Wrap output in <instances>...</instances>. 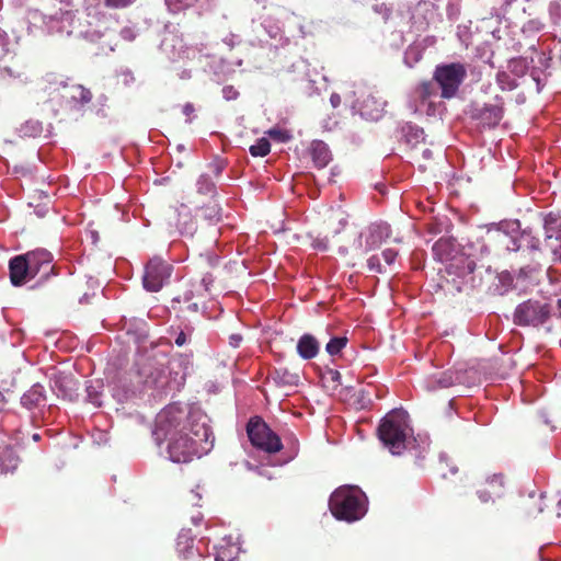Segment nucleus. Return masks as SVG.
<instances>
[{
	"instance_id": "nucleus-1",
	"label": "nucleus",
	"mask_w": 561,
	"mask_h": 561,
	"mask_svg": "<svg viewBox=\"0 0 561 561\" xmlns=\"http://www.w3.org/2000/svg\"><path fill=\"white\" fill-rule=\"evenodd\" d=\"M153 435L158 443L168 442L167 450L173 462H190L213 447L210 427L175 404L168 405L157 415Z\"/></svg>"
},
{
	"instance_id": "nucleus-2",
	"label": "nucleus",
	"mask_w": 561,
	"mask_h": 561,
	"mask_svg": "<svg viewBox=\"0 0 561 561\" xmlns=\"http://www.w3.org/2000/svg\"><path fill=\"white\" fill-rule=\"evenodd\" d=\"M329 508L339 520L356 522L367 511L365 494L357 486L342 485L331 494Z\"/></svg>"
},
{
	"instance_id": "nucleus-3",
	"label": "nucleus",
	"mask_w": 561,
	"mask_h": 561,
	"mask_svg": "<svg viewBox=\"0 0 561 561\" xmlns=\"http://www.w3.org/2000/svg\"><path fill=\"white\" fill-rule=\"evenodd\" d=\"M410 435L408 414L402 410L389 412L378 426V436L392 455H401L405 450Z\"/></svg>"
},
{
	"instance_id": "nucleus-4",
	"label": "nucleus",
	"mask_w": 561,
	"mask_h": 561,
	"mask_svg": "<svg viewBox=\"0 0 561 561\" xmlns=\"http://www.w3.org/2000/svg\"><path fill=\"white\" fill-rule=\"evenodd\" d=\"M467 78V68L461 62L437 65L433 72V81L440 90L444 100L454 99Z\"/></svg>"
},
{
	"instance_id": "nucleus-5",
	"label": "nucleus",
	"mask_w": 561,
	"mask_h": 561,
	"mask_svg": "<svg viewBox=\"0 0 561 561\" xmlns=\"http://www.w3.org/2000/svg\"><path fill=\"white\" fill-rule=\"evenodd\" d=\"M247 434L251 444L265 453L275 454L283 447L279 436L260 416L249 420Z\"/></svg>"
},
{
	"instance_id": "nucleus-6",
	"label": "nucleus",
	"mask_w": 561,
	"mask_h": 561,
	"mask_svg": "<svg viewBox=\"0 0 561 561\" xmlns=\"http://www.w3.org/2000/svg\"><path fill=\"white\" fill-rule=\"evenodd\" d=\"M551 313V307L538 300H527L519 304L514 312V323L519 327H538L545 323Z\"/></svg>"
},
{
	"instance_id": "nucleus-7",
	"label": "nucleus",
	"mask_w": 561,
	"mask_h": 561,
	"mask_svg": "<svg viewBox=\"0 0 561 561\" xmlns=\"http://www.w3.org/2000/svg\"><path fill=\"white\" fill-rule=\"evenodd\" d=\"M173 266L161 257L154 256L145 266L142 284L146 290L159 291L171 277Z\"/></svg>"
},
{
	"instance_id": "nucleus-8",
	"label": "nucleus",
	"mask_w": 561,
	"mask_h": 561,
	"mask_svg": "<svg viewBox=\"0 0 561 561\" xmlns=\"http://www.w3.org/2000/svg\"><path fill=\"white\" fill-rule=\"evenodd\" d=\"M488 239L491 243L497 245L500 249L507 252H516L523 245L535 251L539 249V239L531 236L530 232L523 231L519 239H515L505 231L494 230L488 233Z\"/></svg>"
},
{
	"instance_id": "nucleus-9",
	"label": "nucleus",
	"mask_w": 561,
	"mask_h": 561,
	"mask_svg": "<svg viewBox=\"0 0 561 561\" xmlns=\"http://www.w3.org/2000/svg\"><path fill=\"white\" fill-rule=\"evenodd\" d=\"M508 490V480L503 473H493L480 481L476 494L481 503H494L505 496Z\"/></svg>"
},
{
	"instance_id": "nucleus-10",
	"label": "nucleus",
	"mask_w": 561,
	"mask_h": 561,
	"mask_svg": "<svg viewBox=\"0 0 561 561\" xmlns=\"http://www.w3.org/2000/svg\"><path fill=\"white\" fill-rule=\"evenodd\" d=\"M31 272L34 277L41 274V279H46L49 272L54 270L51 265L53 256L50 252L45 249H36L24 254Z\"/></svg>"
},
{
	"instance_id": "nucleus-11",
	"label": "nucleus",
	"mask_w": 561,
	"mask_h": 561,
	"mask_svg": "<svg viewBox=\"0 0 561 561\" xmlns=\"http://www.w3.org/2000/svg\"><path fill=\"white\" fill-rule=\"evenodd\" d=\"M390 233L391 229L387 222H373L359 233V238L365 240V251H371L389 238Z\"/></svg>"
},
{
	"instance_id": "nucleus-12",
	"label": "nucleus",
	"mask_w": 561,
	"mask_h": 561,
	"mask_svg": "<svg viewBox=\"0 0 561 561\" xmlns=\"http://www.w3.org/2000/svg\"><path fill=\"white\" fill-rule=\"evenodd\" d=\"M10 279L14 286H21L34 278L24 254L12 257L9 262Z\"/></svg>"
},
{
	"instance_id": "nucleus-13",
	"label": "nucleus",
	"mask_w": 561,
	"mask_h": 561,
	"mask_svg": "<svg viewBox=\"0 0 561 561\" xmlns=\"http://www.w3.org/2000/svg\"><path fill=\"white\" fill-rule=\"evenodd\" d=\"M176 550L182 561H203L202 553L194 548V539L190 531H181L179 534Z\"/></svg>"
},
{
	"instance_id": "nucleus-14",
	"label": "nucleus",
	"mask_w": 561,
	"mask_h": 561,
	"mask_svg": "<svg viewBox=\"0 0 561 561\" xmlns=\"http://www.w3.org/2000/svg\"><path fill=\"white\" fill-rule=\"evenodd\" d=\"M458 380V375L451 370H445L440 373H436L427 377L424 382L423 387L427 391H434L438 389L449 388L456 383Z\"/></svg>"
},
{
	"instance_id": "nucleus-15",
	"label": "nucleus",
	"mask_w": 561,
	"mask_h": 561,
	"mask_svg": "<svg viewBox=\"0 0 561 561\" xmlns=\"http://www.w3.org/2000/svg\"><path fill=\"white\" fill-rule=\"evenodd\" d=\"M309 154L316 168L323 169L332 160L328 145L322 140H313L309 147Z\"/></svg>"
},
{
	"instance_id": "nucleus-16",
	"label": "nucleus",
	"mask_w": 561,
	"mask_h": 561,
	"mask_svg": "<svg viewBox=\"0 0 561 561\" xmlns=\"http://www.w3.org/2000/svg\"><path fill=\"white\" fill-rule=\"evenodd\" d=\"M178 217L175 225L182 234L194 236L196 232V218L194 219L191 215V210L187 206L181 205L178 209Z\"/></svg>"
},
{
	"instance_id": "nucleus-17",
	"label": "nucleus",
	"mask_w": 561,
	"mask_h": 561,
	"mask_svg": "<svg viewBox=\"0 0 561 561\" xmlns=\"http://www.w3.org/2000/svg\"><path fill=\"white\" fill-rule=\"evenodd\" d=\"M320 351L319 341L309 333H305L300 336L297 343V353L304 359L314 358Z\"/></svg>"
},
{
	"instance_id": "nucleus-18",
	"label": "nucleus",
	"mask_w": 561,
	"mask_h": 561,
	"mask_svg": "<svg viewBox=\"0 0 561 561\" xmlns=\"http://www.w3.org/2000/svg\"><path fill=\"white\" fill-rule=\"evenodd\" d=\"M503 117V107L495 104H486L479 111V118L481 123L493 128L499 125Z\"/></svg>"
},
{
	"instance_id": "nucleus-19",
	"label": "nucleus",
	"mask_w": 561,
	"mask_h": 561,
	"mask_svg": "<svg viewBox=\"0 0 561 561\" xmlns=\"http://www.w3.org/2000/svg\"><path fill=\"white\" fill-rule=\"evenodd\" d=\"M545 499L543 493L536 494L531 492L527 497L522 500L520 508L527 516H536L543 512L545 507L542 505Z\"/></svg>"
},
{
	"instance_id": "nucleus-20",
	"label": "nucleus",
	"mask_w": 561,
	"mask_h": 561,
	"mask_svg": "<svg viewBox=\"0 0 561 561\" xmlns=\"http://www.w3.org/2000/svg\"><path fill=\"white\" fill-rule=\"evenodd\" d=\"M218 262V256L213 253L201 254L199 256L198 266L202 271H205V274L202 278V284L205 287V290H208L209 286L214 282L213 275L208 270L216 267Z\"/></svg>"
},
{
	"instance_id": "nucleus-21",
	"label": "nucleus",
	"mask_w": 561,
	"mask_h": 561,
	"mask_svg": "<svg viewBox=\"0 0 561 561\" xmlns=\"http://www.w3.org/2000/svg\"><path fill=\"white\" fill-rule=\"evenodd\" d=\"M437 89L438 87L433 79L423 80L413 89L412 96L415 102L423 104L437 94Z\"/></svg>"
},
{
	"instance_id": "nucleus-22",
	"label": "nucleus",
	"mask_w": 561,
	"mask_h": 561,
	"mask_svg": "<svg viewBox=\"0 0 561 561\" xmlns=\"http://www.w3.org/2000/svg\"><path fill=\"white\" fill-rule=\"evenodd\" d=\"M44 401V387L39 383L33 385L21 398L22 405L27 409L39 407Z\"/></svg>"
},
{
	"instance_id": "nucleus-23",
	"label": "nucleus",
	"mask_w": 561,
	"mask_h": 561,
	"mask_svg": "<svg viewBox=\"0 0 561 561\" xmlns=\"http://www.w3.org/2000/svg\"><path fill=\"white\" fill-rule=\"evenodd\" d=\"M346 225L347 216L343 210L337 209L331 213L328 221V229L333 237L339 234L345 228Z\"/></svg>"
},
{
	"instance_id": "nucleus-24",
	"label": "nucleus",
	"mask_w": 561,
	"mask_h": 561,
	"mask_svg": "<svg viewBox=\"0 0 561 561\" xmlns=\"http://www.w3.org/2000/svg\"><path fill=\"white\" fill-rule=\"evenodd\" d=\"M273 380L280 386H296L299 381V376L290 373L287 368H276L272 374Z\"/></svg>"
},
{
	"instance_id": "nucleus-25",
	"label": "nucleus",
	"mask_w": 561,
	"mask_h": 561,
	"mask_svg": "<svg viewBox=\"0 0 561 561\" xmlns=\"http://www.w3.org/2000/svg\"><path fill=\"white\" fill-rule=\"evenodd\" d=\"M402 131L407 144L412 147L424 141V130L416 125L408 124L402 128Z\"/></svg>"
},
{
	"instance_id": "nucleus-26",
	"label": "nucleus",
	"mask_w": 561,
	"mask_h": 561,
	"mask_svg": "<svg viewBox=\"0 0 561 561\" xmlns=\"http://www.w3.org/2000/svg\"><path fill=\"white\" fill-rule=\"evenodd\" d=\"M545 229L547 239H560L561 236L559 232L561 231V218L553 214H549L545 218Z\"/></svg>"
},
{
	"instance_id": "nucleus-27",
	"label": "nucleus",
	"mask_w": 561,
	"mask_h": 561,
	"mask_svg": "<svg viewBox=\"0 0 561 561\" xmlns=\"http://www.w3.org/2000/svg\"><path fill=\"white\" fill-rule=\"evenodd\" d=\"M348 340L346 336H334L325 345V351L331 355L335 356L346 346Z\"/></svg>"
},
{
	"instance_id": "nucleus-28",
	"label": "nucleus",
	"mask_w": 561,
	"mask_h": 561,
	"mask_svg": "<svg viewBox=\"0 0 561 561\" xmlns=\"http://www.w3.org/2000/svg\"><path fill=\"white\" fill-rule=\"evenodd\" d=\"M253 157H265L271 151V144L266 138H261L249 149Z\"/></svg>"
},
{
	"instance_id": "nucleus-29",
	"label": "nucleus",
	"mask_w": 561,
	"mask_h": 561,
	"mask_svg": "<svg viewBox=\"0 0 561 561\" xmlns=\"http://www.w3.org/2000/svg\"><path fill=\"white\" fill-rule=\"evenodd\" d=\"M238 548L234 546H222L217 550L216 561H233L237 558Z\"/></svg>"
},
{
	"instance_id": "nucleus-30",
	"label": "nucleus",
	"mask_w": 561,
	"mask_h": 561,
	"mask_svg": "<svg viewBox=\"0 0 561 561\" xmlns=\"http://www.w3.org/2000/svg\"><path fill=\"white\" fill-rule=\"evenodd\" d=\"M196 0H165L168 9L172 13L182 12L195 4Z\"/></svg>"
},
{
	"instance_id": "nucleus-31",
	"label": "nucleus",
	"mask_w": 561,
	"mask_h": 561,
	"mask_svg": "<svg viewBox=\"0 0 561 561\" xmlns=\"http://www.w3.org/2000/svg\"><path fill=\"white\" fill-rule=\"evenodd\" d=\"M196 219H206L209 221H218L219 220V210L216 206L203 207L196 214Z\"/></svg>"
},
{
	"instance_id": "nucleus-32",
	"label": "nucleus",
	"mask_w": 561,
	"mask_h": 561,
	"mask_svg": "<svg viewBox=\"0 0 561 561\" xmlns=\"http://www.w3.org/2000/svg\"><path fill=\"white\" fill-rule=\"evenodd\" d=\"M496 82L502 90H513L517 87L516 81L505 71L497 72Z\"/></svg>"
},
{
	"instance_id": "nucleus-33",
	"label": "nucleus",
	"mask_w": 561,
	"mask_h": 561,
	"mask_svg": "<svg viewBox=\"0 0 561 561\" xmlns=\"http://www.w3.org/2000/svg\"><path fill=\"white\" fill-rule=\"evenodd\" d=\"M72 98L80 104L84 105L92 101L93 95L89 89H87L82 85H77L75 88V93H73Z\"/></svg>"
},
{
	"instance_id": "nucleus-34",
	"label": "nucleus",
	"mask_w": 561,
	"mask_h": 561,
	"mask_svg": "<svg viewBox=\"0 0 561 561\" xmlns=\"http://www.w3.org/2000/svg\"><path fill=\"white\" fill-rule=\"evenodd\" d=\"M369 103H376L375 99L373 96H368L362 106V114L367 116L370 119H378L381 116L382 108L377 107L375 110L369 111Z\"/></svg>"
},
{
	"instance_id": "nucleus-35",
	"label": "nucleus",
	"mask_w": 561,
	"mask_h": 561,
	"mask_svg": "<svg viewBox=\"0 0 561 561\" xmlns=\"http://www.w3.org/2000/svg\"><path fill=\"white\" fill-rule=\"evenodd\" d=\"M194 329L190 325H186L184 330H180L176 333L174 343L176 346L182 347L184 346L190 340L193 334Z\"/></svg>"
},
{
	"instance_id": "nucleus-36",
	"label": "nucleus",
	"mask_w": 561,
	"mask_h": 561,
	"mask_svg": "<svg viewBox=\"0 0 561 561\" xmlns=\"http://www.w3.org/2000/svg\"><path fill=\"white\" fill-rule=\"evenodd\" d=\"M267 135L272 139L280 141V142H286V141H288L290 139V135L288 134V131L279 129V128H272V129H270L267 131Z\"/></svg>"
},
{
	"instance_id": "nucleus-37",
	"label": "nucleus",
	"mask_w": 561,
	"mask_h": 561,
	"mask_svg": "<svg viewBox=\"0 0 561 561\" xmlns=\"http://www.w3.org/2000/svg\"><path fill=\"white\" fill-rule=\"evenodd\" d=\"M367 266H368L370 272H375V273H382L383 272V268H382V265H381V262H380V257L378 255H371L367 260Z\"/></svg>"
},
{
	"instance_id": "nucleus-38",
	"label": "nucleus",
	"mask_w": 561,
	"mask_h": 561,
	"mask_svg": "<svg viewBox=\"0 0 561 561\" xmlns=\"http://www.w3.org/2000/svg\"><path fill=\"white\" fill-rule=\"evenodd\" d=\"M136 0H104V4L113 9H123L131 5Z\"/></svg>"
},
{
	"instance_id": "nucleus-39",
	"label": "nucleus",
	"mask_w": 561,
	"mask_h": 561,
	"mask_svg": "<svg viewBox=\"0 0 561 561\" xmlns=\"http://www.w3.org/2000/svg\"><path fill=\"white\" fill-rule=\"evenodd\" d=\"M199 192H210L214 184L209 181L208 176L202 175L197 182Z\"/></svg>"
},
{
	"instance_id": "nucleus-40",
	"label": "nucleus",
	"mask_w": 561,
	"mask_h": 561,
	"mask_svg": "<svg viewBox=\"0 0 561 561\" xmlns=\"http://www.w3.org/2000/svg\"><path fill=\"white\" fill-rule=\"evenodd\" d=\"M381 255H382L383 261L387 264L391 265L396 261V259L398 256V252L393 249H386L382 251Z\"/></svg>"
},
{
	"instance_id": "nucleus-41",
	"label": "nucleus",
	"mask_w": 561,
	"mask_h": 561,
	"mask_svg": "<svg viewBox=\"0 0 561 561\" xmlns=\"http://www.w3.org/2000/svg\"><path fill=\"white\" fill-rule=\"evenodd\" d=\"M312 245L317 250L325 251L328 249V237L325 238V240H322V239L313 240Z\"/></svg>"
},
{
	"instance_id": "nucleus-42",
	"label": "nucleus",
	"mask_w": 561,
	"mask_h": 561,
	"mask_svg": "<svg viewBox=\"0 0 561 561\" xmlns=\"http://www.w3.org/2000/svg\"><path fill=\"white\" fill-rule=\"evenodd\" d=\"M330 102H331L333 107H337V106H340V104L342 102V99H341L340 94L332 93L331 96H330Z\"/></svg>"
},
{
	"instance_id": "nucleus-43",
	"label": "nucleus",
	"mask_w": 561,
	"mask_h": 561,
	"mask_svg": "<svg viewBox=\"0 0 561 561\" xmlns=\"http://www.w3.org/2000/svg\"><path fill=\"white\" fill-rule=\"evenodd\" d=\"M242 341V336L240 334L230 335V345L233 347H238Z\"/></svg>"
},
{
	"instance_id": "nucleus-44",
	"label": "nucleus",
	"mask_w": 561,
	"mask_h": 561,
	"mask_svg": "<svg viewBox=\"0 0 561 561\" xmlns=\"http://www.w3.org/2000/svg\"><path fill=\"white\" fill-rule=\"evenodd\" d=\"M195 111V107L192 103H186L184 106H183V114L186 115L187 117H190Z\"/></svg>"
},
{
	"instance_id": "nucleus-45",
	"label": "nucleus",
	"mask_w": 561,
	"mask_h": 561,
	"mask_svg": "<svg viewBox=\"0 0 561 561\" xmlns=\"http://www.w3.org/2000/svg\"><path fill=\"white\" fill-rule=\"evenodd\" d=\"M330 375H331V380H332V381L340 382V380H341V374H340V371H337V370H331V371H330Z\"/></svg>"
},
{
	"instance_id": "nucleus-46",
	"label": "nucleus",
	"mask_w": 561,
	"mask_h": 561,
	"mask_svg": "<svg viewBox=\"0 0 561 561\" xmlns=\"http://www.w3.org/2000/svg\"><path fill=\"white\" fill-rule=\"evenodd\" d=\"M33 439H34L35 442L39 440V439H41L39 434H34V435H33Z\"/></svg>"
},
{
	"instance_id": "nucleus-47",
	"label": "nucleus",
	"mask_w": 561,
	"mask_h": 561,
	"mask_svg": "<svg viewBox=\"0 0 561 561\" xmlns=\"http://www.w3.org/2000/svg\"><path fill=\"white\" fill-rule=\"evenodd\" d=\"M92 403L96 407H100L101 405V402H99L96 399H93L92 400Z\"/></svg>"
},
{
	"instance_id": "nucleus-48",
	"label": "nucleus",
	"mask_w": 561,
	"mask_h": 561,
	"mask_svg": "<svg viewBox=\"0 0 561 561\" xmlns=\"http://www.w3.org/2000/svg\"><path fill=\"white\" fill-rule=\"evenodd\" d=\"M432 108H433V103H432V102H428V111H427V112L430 113V111H431Z\"/></svg>"
},
{
	"instance_id": "nucleus-49",
	"label": "nucleus",
	"mask_w": 561,
	"mask_h": 561,
	"mask_svg": "<svg viewBox=\"0 0 561 561\" xmlns=\"http://www.w3.org/2000/svg\"><path fill=\"white\" fill-rule=\"evenodd\" d=\"M423 154H424L425 157H428V156H430V150H427V149H426V150H424Z\"/></svg>"
},
{
	"instance_id": "nucleus-50",
	"label": "nucleus",
	"mask_w": 561,
	"mask_h": 561,
	"mask_svg": "<svg viewBox=\"0 0 561 561\" xmlns=\"http://www.w3.org/2000/svg\"><path fill=\"white\" fill-rule=\"evenodd\" d=\"M450 471L456 474L458 472V470L456 468H451Z\"/></svg>"
}]
</instances>
